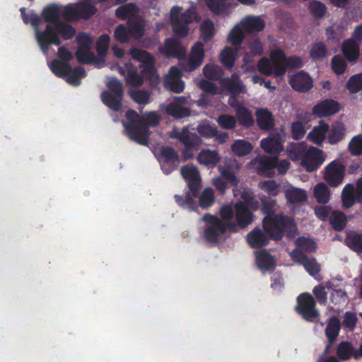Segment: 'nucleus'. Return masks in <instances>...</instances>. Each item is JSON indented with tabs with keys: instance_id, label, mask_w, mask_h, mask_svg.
<instances>
[{
	"instance_id": "4be33fe9",
	"label": "nucleus",
	"mask_w": 362,
	"mask_h": 362,
	"mask_svg": "<svg viewBox=\"0 0 362 362\" xmlns=\"http://www.w3.org/2000/svg\"><path fill=\"white\" fill-rule=\"evenodd\" d=\"M292 257L302 264L310 276H315L319 274L320 266L313 257H308L302 252L294 250L292 252Z\"/></svg>"
},
{
	"instance_id": "c9c22d12",
	"label": "nucleus",
	"mask_w": 362,
	"mask_h": 362,
	"mask_svg": "<svg viewBox=\"0 0 362 362\" xmlns=\"http://www.w3.org/2000/svg\"><path fill=\"white\" fill-rule=\"evenodd\" d=\"M287 202L292 204H300L308 200L305 190L295 187H290L285 191Z\"/></svg>"
},
{
	"instance_id": "338daca9",
	"label": "nucleus",
	"mask_w": 362,
	"mask_h": 362,
	"mask_svg": "<svg viewBox=\"0 0 362 362\" xmlns=\"http://www.w3.org/2000/svg\"><path fill=\"white\" fill-rule=\"evenodd\" d=\"M216 122L220 127L224 129H233L236 126V119L235 117L227 115L221 114L216 118Z\"/></svg>"
},
{
	"instance_id": "6e6d98bb",
	"label": "nucleus",
	"mask_w": 362,
	"mask_h": 362,
	"mask_svg": "<svg viewBox=\"0 0 362 362\" xmlns=\"http://www.w3.org/2000/svg\"><path fill=\"white\" fill-rule=\"evenodd\" d=\"M136 11V4L128 3L118 7L115 11V16L119 19L126 20L133 16Z\"/></svg>"
},
{
	"instance_id": "473e14b6",
	"label": "nucleus",
	"mask_w": 362,
	"mask_h": 362,
	"mask_svg": "<svg viewBox=\"0 0 362 362\" xmlns=\"http://www.w3.org/2000/svg\"><path fill=\"white\" fill-rule=\"evenodd\" d=\"M275 164L276 156L273 157L262 156L258 160L257 173L272 177L274 175Z\"/></svg>"
},
{
	"instance_id": "0e129e2a",
	"label": "nucleus",
	"mask_w": 362,
	"mask_h": 362,
	"mask_svg": "<svg viewBox=\"0 0 362 362\" xmlns=\"http://www.w3.org/2000/svg\"><path fill=\"white\" fill-rule=\"evenodd\" d=\"M204 76L213 81H220L223 74L222 69L218 65H206L203 69Z\"/></svg>"
},
{
	"instance_id": "ea45409f",
	"label": "nucleus",
	"mask_w": 362,
	"mask_h": 362,
	"mask_svg": "<svg viewBox=\"0 0 362 362\" xmlns=\"http://www.w3.org/2000/svg\"><path fill=\"white\" fill-rule=\"evenodd\" d=\"M341 329V323L339 318L334 316L327 320V326L325 330L327 339L336 341Z\"/></svg>"
},
{
	"instance_id": "2eb2a0df",
	"label": "nucleus",
	"mask_w": 362,
	"mask_h": 362,
	"mask_svg": "<svg viewBox=\"0 0 362 362\" xmlns=\"http://www.w3.org/2000/svg\"><path fill=\"white\" fill-rule=\"evenodd\" d=\"M237 228H246L254 220V214L245 202L239 201L234 205Z\"/></svg>"
},
{
	"instance_id": "5fc2aeb1",
	"label": "nucleus",
	"mask_w": 362,
	"mask_h": 362,
	"mask_svg": "<svg viewBox=\"0 0 362 362\" xmlns=\"http://www.w3.org/2000/svg\"><path fill=\"white\" fill-rule=\"evenodd\" d=\"M327 288L332 291L330 295V300L335 305L345 303L348 296L344 290L337 288V286L332 283H327Z\"/></svg>"
},
{
	"instance_id": "4c0bfd02",
	"label": "nucleus",
	"mask_w": 362,
	"mask_h": 362,
	"mask_svg": "<svg viewBox=\"0 0 362 362\" xmlns=\"http://www.w3.org/2000/svg\"><path fill=\"white\" fill-rule=\"evenodd\" d=\"M242 25L249 33L260 32L265 27L264 20L259 16H248L242 21Z\"/></svg>"
},
{
	"instance_id": "09e8293b",
	"label": "nucleus",
	"mask_w": 362,
	"mask_h": 362,
	"mask_svg": "<svg viewBox=\"0 0 362 362\" xmlns=\"http://www.w3.org/2000/svg\"><path fill=\"white\" fill-rule=\"evenodd\" d=\"M328 54V50L325 44L322 42L313 43L310 49V57L313 61L322 60Z\"/></svg>"
},
{
	"instance_id": "aec40b11",
	"label": "nucleus",
	"mask_w": 362,
	"mask_h": 362,
	"mask_svg": "<svg viewBox=\"0 0 362 362\" xmlns=\"http://www.w3.org/2000/svg\"><path fill=\"white\" fill-rule=\"evenodd\" d=\"M256 264L262 272H273L276 268V258L266 250L255 252Z\"/></svg>"
},
{
	"instance_id": "7ed1b4c3",
	"label": "nucleus",
	"mask_w": 362,
	"mask_h": 362,
	"mask_svg": "<svg viewBox=\"0 0 362 362\" xmlns=\"http://www.w3.org/2000/svg\"><path fill=\"white\" fill-rule=\"evenodd\" d=\"M180 6H173L170 11V21L174 35L179 38L187 37L189 32V25L201 21V16L197 7L192 5L185 11Z\"/></svg>"
},
{
	"instance_id": "ddd939ff",
	"label": "nucleus",
	"mask_w": 362,
	"mask_h": 362,
	"mask_svg": "<svg viewBox=\"0 0 362 362\" xmlns=\"http://www.w3.org/2000/svg\"><path fill=\"white\" fill-rule=\"evenodd\" d=\"M345 170L344 165L333 160L325 168L324 178L331 187H338L344 180Z\"/></svg>"
},
{
	"instance_id": "393cba45",
	"label": "nucleus",
	"mask_w": 362,
	"mask_h": 362,
	"mask_svg": "<svg viewBox=\"0 0 362 362\" xmlns=\"http://www.w3.org/2000/svg\"><path fill=\"white\" fill-rule=\"evenodd\" d=\"M341 51L349 62H356L360 54V45L354 39H346L341 45Z\"/></svg>"
},
{
	"instance_id": "f3484780",
	"label": "nucleus",
	"mask_w": 362,
	"mask_h": 362,
	"mask_svg": "<svg viewBox=\"0 0 362 362\" xmlns=\"http://www.w3.org/2000/svg\"><path fill=\"white\" fill-rule=\"evenodd\" d=\"M324 162L322 151L311 147L303 156L301 163L307 171L313 172L316 170Z\"/></svg>"
},
{
	"instance_id": "c85d7f7f",
	"label": "nucleus",
	"mask_w": 362,
	"mask_h": 362,
	"mask_svg": "<svg viewBox=\"0 0 362 362\" xmlns=\"http://www.w3.org/2000/svg\"><path fill=\"white\" fill-rule=\"evenodd\" d=\"M60 11V6L56 4H50L46 6L42 11V18L43 21L51 25L55 26L57 22H60L62 14Z\"/></svg>"
},
{
	"instance_id": "bb28decb",
	"label": "nucleus",
	"mask_w": 362,
	"mask_h": 362,
	"mask_svg": "<svg viewBox=\"0 0 362 362\" xmlns=\"http://www.w3.org/2000/svg\"><path fill=\"white\" fill-rule=\"evenodd\" d=\"M204 47L202 42H197L192 47L188 60V66L191 71L197 69L203 62Z\"/></svg>"
},
{
	"instance_id": "4d7b16f0",
	"label": "nucleus",
	"mask_w": 362,
	"mask_h": 362,
	"mask_svg": "<svg viewBox=\"0 0 362 362\" xmlns=\"http://www.w3.org/2000/svg\"><path fill=\"white\" fill-rule=\"evenodd\" d=\"M75 55L81 64H91L96 62V57L90 49H77Z\"/></svg>"
},
{
	"instance_id": "de8ad7c7",
	"label": "nucleus",
	"mask_w": 362,
	"mask_h": 362,
	"mask_svg": "<svg viewBox=\"0 0 362 362\" xmlns=\"http://www.w3.org/2000/svg\"><path fill=\"white\" fill-rule=\"evenodd\" d=\"M252 148V144L244 139H237L231 145L233 153L239 157L249 154Z\"/></svg>"
},
{
	"instance_id": "e433bc0d",
	"label": "nucleus",
	"mask_w": 362,
	"mask_h": 362,
	"mask_svg": "<svg viewBox=\"0 0 362 362\" xmlns=\"http://www.w3.org/2000/svg\"><path fill=\"white\" fill-rule=\"evenodd\" d=\"M355 349L352 344L348 341H342L337 344L336 348L337 358L342 361L354 358Z\"/></svg>"
},
{
	"instance_id": "a211bd4d",
	"label": "nucleus",
	"mask_w": 362,
	"mask_h": 362,
	"mask_svg": "<svg viewBox=\"0 0 362 362\" xmlns=\"http://www.w3.org/2000/svg\"><path fill=\"white\" fill-rule=\"evenodd\" d=\"M340 104L333 99H325L313 106L312 112L319 118L328 117L340 110Z\"/></svg>"
},
{
	"instance_id": "cd10ccee",
	"label": "nucleus",
	"mask_w": 362,
	"mask_h": 362,
	"mask_svg": "<svg viewBox=\"0 0 362 362\" xmlns=\"http://www.w3.org/2000/svg\"><path fill=\"white\" fill-rule=\"evenodd\" d=\"M142 118L141 127L145 129V131L141 136H144V139H146V146H148L149 143V136L151 134L149 127H157L160 123V117L156 112L153 111L144 113L142 115Z\"/></svg>"
},
{
	"instance_id": "c756f323",
	"label": "nucleus",
	"mask_w": 362,
	"mask_h": 362,
	"mask_svg": "<svg viewBox=\"0 0 362 362\" xmlns=\"http://www.w3.org/2000/svg\"><path fill=\"white\" fill-rule=\"evenodd\" d=\"M166 54L179 59L184 58L187 50L185 47L176 39L167 38L165 42Z\"/></svg>"
},
{
	"instance_id": "6ab92c4d",
	"label": "nucleus",
	"mask_w": 362,
	"mask_h": 362,
	"mask_svg": "<svg viewBox=\"0 0 362 362\" xmlns=\"http://www.w3.org/2000/svg\"><path fill=\"white\" fill-rule=\"evenodd\" d=\"M247 243L251 248L259 249L269 245V235L259 227H256L249 232L246 237Z\"/></svg>"
},
{
	"instance_id": "72a5a7b5",
	"label": "nucleus",
	"mask_w": 362,
	"mask_h": 362,
	"mask_svg": "<svg viewBox=\"0 0 362 362\" xmlns=\"http://www.w3.org/2000/svg\"><path fill=\"white\" fill-rule=\"evenodd\" d=\"M329 126L323 120H320L319 125L315 127L308 134V138L313 144L320 145L325 139Z\"/></svg>"
},
{
	"instance_id": "58836bf2",
	"label": "nucleus",
	"mask_w": 362,
	"mask_h": 362,
	"mask_svg": "<svg viewBox=\"0 0 362 362\" xmlns=\"http://www.w3.org/2000/svg\"><path fill=\"white\" fill-rule=\"evenodd\" d=\"M240 168L239 163L235 160H230L227 167L220 168V173L222 177L228 181L230 186H237L238 184V180L237 179L235 173L230 170V168L239 170Z\"/></svg>"
},
{
	"instance_id": "6e6552de",
	"label": "nucleus",
	"mask_w": 362,
	"mask_h": 362,
	"mask_svg": "<svg viewBox=\"0 0 362 362\" xmlns=\"http://www.w3.org/2000/svg\"><path fill=\"white\" fill-rule=\"evenodd\" d=\"M106 86L108 90L101 93V100L110 109L117 112L122 107L124 96L123 85L118 78L112 77L107 83Z\"/></svg>"
},
{
	"instance_id": "f257e3e1",
	"label": "nucleus",
	"mask_w": 362,
	"mask_h": 362,
	"mask_svg": "<svg viewBox=\"0 0 362 362\" xmlns=\"http://www.w3.org/2000/svg\"><path fill=\"white\" fill-rule=\"evenodd\" d=\"M180 173L187 184L188 190L185 192V197L175 194V202L182 209H187L190 211H196L197 206L194 198L198 196L202 187L198 168L193 165L187 164L180 168Z\"/></svg>"
},
{
	"instance_id": "5701e85b",
	"label": "nucleus",
	"mask_w": 362,
	"mask_h": 362,
	"mask_svg": "<svg viewBox=\"0 0 362 362\" xmlns=\"http://www.w3.org/2000/svg\"><path fill=\"white\" fill-rule=\"evenodd\" d=\"M220 84L230 95H240L244 90V86L237 73L233 74L230 77L222 78Z\"/></svg>"
},
{
	"instance_id": "20e7f679",
	"label": "nucleus",
	"mask_w": 362,
	"mask_h": 362,
	"mask_svg": "<svg viewBox=\"0 0 362 362\" xmlns=\"http://www.w3.org/2000/svg\"><path fill=\"white\" fill-rule=\"evenodd\" d=\"M206 223L204 238L208 243H218L226 232L236 233L237 226L233 221L225 222L216 216L205 214L202 218Z\"/></svg>"
},
{
	"instance_id": "864d4df0",
	"label": "nucleus",
	"mask_w": 362,
	"mask_h": 362,
	"mask_svg": "<svg viewBox=\"0 0 362 362\" xmlns=\"http://www.w3.org/2000/svg\"><path fill=\"white\" fill-rule=\"evenodd\" d=\"M345 127L341 122L334 124L328 136V141L331 144H335L343 139L345 135Z\"/></svg>"
},
{
	"instance_id": "c03bdc74",
	"label": "nucleus",
	"mask_w": 362,
	"mask_h": 362,
	"mask_svg": "<svg viewBox=\"0 0 362 362\" xmlns=\"http://www.w3.org/2000/svg\"><path fill=\"white\" fill-rule=\"evenodd\" d=\"M52 71L59 78H66L72 71L71 66L66 62L54 59L50 65Z\"/></svg>"
},
{
	"instance_id": "13d9d810",
	"label": "nucleus",
	"mask_w": 362,
	"mask_h": 362,
	"mask_svg": "<svg viewBox=\"0 0 362 362\" xmlns=\"http://www.w3.org/2000/svg\"><path fill=\"white\" fill-rule=\"evenodd\" d=\"M86 75V71L83 67L78 66L72 69V71L66 76V80L68 83L74 86H78L81 83V78Z\"/></svg>"
},
{
	"instance_id": "bf43d9fd",
	"label": "nucleus",
	"mask_w": 362,
	"mask_h": 362,
	"mask_svg": "<svg viewBox=\"0 0 362 362\" xmlns=\"http://www.w3.org/2000/svg\"><path fill=\"white\" fill-rule=\"evenodd\" d=\"M200 33L205 42L209 41L215 35V28L211 19L204 20L200 25Z\"/></svg>"
},
{
	"instance_id": "37998d69",
	"label": "nucleus",
	"mask_w": 362,
	"mask_h": 362,
	"mask_svg": "<svg viewBox=\"0 0 362 362\" xmlns=\"http://www.w3.org/2000/svg\"><path fill=\"white\" fill-rule=\"evenodd\" d=\"M209 9L216 15L220 16L228 12L230 4L226 0H204Z\"/></svg>"
},
{
	"instance_id": "603ef678",
	"label": "nucleus",
	"mask_w": 362,
	"mask_h": 362,
	"mask_svg": "<svg viewBox=\"0 0 362 362\" xmlns=\"http://www.w3.org/2000/svg\"><path fill=\"white\" fill-rule=\"evenodd\" d=\"M346 217L339 211H334L329 216V222L334 230L341 231L346 226Z\"/></svg>"
},
{
	"instance_id": "7c9ffc66",
	"label": "nucleus",
	"mask_w": 362,
	"mask_h": 362,
	"mask_svg": "<svg viewBox=\"0 0 362 362\" xmlns=\"http://www.w3.org/2000/svg\"><path fill=\"white\" fill-rule=\"evenodd\" d=\"M257 123L262 130H271L274 127L272 113L267 108H259L256 111Z\"/></svg>"
},
{
	"instance_id": "49530a36",
	"label": "nucleus",
	"mask_w": 362,
	"mask_h": 362,
	"mask_svg": "<svg viewBox=\"0 0 362 362\" xmlns=\"http://www.w3.org/2000/svg\"><path fill=\"white\" fill-rule=\"evenodd\" d=\"M129 54L132 59L141 62L142 64H148L155 62L154 56L146 50L132 47L129 50Z\"/></svg>"
},
{
	"instance_id": "79ce46f5",
	"label": "nucleus",
	"mask_w": 362,
	"mask_h": 362,
	"mask_svg": "<svg viewBox=\"0 0 362 362\" xmlns=\"http://www.w3.org/2000/svg\"><path fill=\"white\" fill-rule=\"evenodd\" d=\"M345 243L352 251L362 254V234L350 232L346 235Z\"/></svg>"
},
{
	"instance_id": "e2e57ef3",
	"label": "nucleus",
	"mask_w": 362,
	"mask_h": 362,
	"mask_svg": "<svg viewBox=\"0 0 362 362\" xmlns=\"http://www.w3.org/2000/svg\"><path fill=\"white\" fill-rule=\"evenodd\" d=\"M140 69H141V72L143 78H145L146 80L151 82H155L158 80L155 62L148 64H141L140 65Z\"/></svg>"
},
{
	"instance_id": "423d86ee",
	"label": "nucleus",
	"mask_w": 362,
	"mask_h": 362,
	"mask_svg": "<svg viewBox=\"0 0 362 362\" xmlns=\"http://www.w3.org/2000/svg\"><path fill=\"white\" fill-rule=\"evenodd\" d=\"M171 139H177L183 146L181 156L184 161L194 158V151H198L202 144V139L196 133L191 132L188 127H184L180 131L174 129L170 134Z\"/></svg>"
},
{
	"instance_id": "9d476101",
	"label": "nucleus",
	"mask_w": 362,
	"mask_h": 362,
	"mask_svg": "<svg viewBox=\"0 0 362 362\" xmlns=\"http://www.w3.org/2000/svg\"><path fill=\"white\" fill-rule=\"evenodd\" d=\"M294 310L306 322H313L320 317L316 300L308 292L302 293L297 297Z\"/></svg>"
},
{
	"instance_id": "69168bd1",
	"label": "nucleus",
	"mask_w": 362,
	"mask_h": 362,
	"mask_svg": "<svg viewBox=\"0 0 362 362\" xmlns=\"http://www.w3.org/2000/svg\"><path fill=\"white\" fill-rule=\"evenodd\" d=\"M110 37L107 34L101 35L96 42V51L100 57L106 56L110 47Z\"/></svg>"
},
{
	"instance_id": "774afa93",
	"label": "nucleus",
	"mask_w": 362,
	"mask_h": 362,
	"mask_svg": "<svg viewBox=\"0 0 362 362\" xmlns=\"http://www.w3.org/2000/svg\"><path fill=\"white\" fill-rule=\"evenodd\" d=\"M347 89L351 93H356L362 90V74L352 76L346 84Z\"/></svg>"
},
{
	"instance_id": "4468645a",
	"label": "nucleus",
	"mask_w": 362,
	"mask_h": 362,
	"mask_svg": "<svg viewBox=\"0 0 362 362\" xmlns=\"http://www.w3.org/2000/svg\"><path fill=\"white\" fill-rule=\"evenodd\" d=\"M187 103V98L175 97L173 102L165 106V111L168 115L176 119L187 117L191 115V110L185 106Z\"/></svg>"
},
{
	"instance_id": "052dcab7",
	"label": "nucleus",
	"mask_w": 362,
	"mask_h": 362,
	"mask_svg": "<svg viewBox=\"0 0 362 362\" xmlns=\"http://www.w3.org/2000/svg\"><path fill=\"white\" fill-rule=\"evenodd\" d=\"M127 28L130 38L136 40L141 39L144 35V28L143 25L139 21H128Z\"/></svg>"
},
{
	"instance_id": "f03ea898",
	"label": "nucleus",
	"mask_w": 362,
	"mask_h": 362,
	"mask_svg": "<svg viewBox=\"0 0 362 362\" xmlns=\"http://www.w3.org/2000/svg\"><path fill=\"white\" fill-rule=\"evenodd\" d=\"M68 23L61 21L57 22L55 26L47 25L42 32L37 31V43L44 53L47 52L50 45L59 46L62 44L59 36L65 40H71L75 36L76 29Z\"/></svg>"
},
{
	"instance_id": "412c9836",
	"label": "nucleus",
	"mask_w": 362,
	"mask_h": 362,
	"mask_svg": "<svg viewBox=\"0 0 362 362\" xmlns=\"http://www.w3.org/2000/svg\"><path fill=\"white\" fill-rule=\"evenodd\" d=\"M165 83L166 88L173 93H180L185 89V83L181 79V71L175 66L170 68Z\"/></svg>"
},
{
	"instance_id": "3c124183",
	"label": "nucleus",
	"mask_w": 362,
	"mask_h": 362,
	"mask_svg": "<svg viewBox=\"0 0 362 362\" xmlns=\"http://www.w3.org/2000/svg\"><path fill=\"white\" fill-rule=\"evenodd\" d=\"M235 116L239 123L244 127H250L254 124L252 112L244 105L236 110Z\"/></svg>"
},
{
	"instance_id": "0eeeda50",
	"label": "nucleus",
	"mask_w": 362,
	"mask_h": 362,
	"mask_svg": "<svg viewBox=\"0 0 362 362\" xmlns=\"http://www.w3.org/2000/svg\"><path fill=\"white\" fill-rule=\"evenodd\" d=\"M97 12L95 6L89 0L65 5L62 11V18L66 22H76L81 19L88 20Z\"/></svg>"
},
{
	"instance_id": "a18cd8bd",
	"label": "nucleus",
	"mask_w": 362,
	"mask_h": 362,
	"mask_svg": "<svg viewBox=\"0 0 362 362\" xmlns=\"http://www.w3.org/2000/svg\"><path fill=\"white\" fill-rule=\"evenodd\" d=\"M236 55L237 49L226 47L220 54V61L227 69H231L235 64Z\"/></svg>"
},
{
	"instance_id": "680f3d73",
	"label": "nucleus",
	"mask_w": 362,
	"mask_h": 362,
	"mask_svg": "<svg viewBox=\"0 0 362 362\" xmlns=\"http://www.w3.org/2000/svg\"><path fill=\"white\" fill-rule=\"evenodd\" d=\"M214 193L212 188H205L199 199V204L202 209H208L214 202Z\"/></svg>"
},
{
	"instance_id": "f704fd0d",
	"label": "nucleus",
	"mask_w": 362,
	"mask_h": 362,
	"mask_svg": "<svg viewBox=\"0 0 362 362\" xmlns=\"http://www.w3.org/2000/svg\"><path fill=\"white\" fill-rule=\"evenodd\" d=\"M127 69V75L125 76L126 84L129 86L136 88L144 83L143 76L139 74L136 69L132 63L125 64Z\"/></svg>"
},
{
	"instance_id": "9b49d317",
	"label": "nucleus",
	"mask_w": 362,
	"mask_h": 362,
	"mask_svg": "<svg viewBox=\"0 0 362 362\" xmlns=\"http://www.w3.org/2000/svg\"><path fill=\"white\" fill-rule=\"evenodd\" d=\"M342 206L344 209H349L356 203H362V177L356 183V187L351 183L346 184L341 194Z\"/></svg>"
},
{
	"instance_id": "dca6fc26",
	"label": "nucleus",
	"mask_w": 362,
	"mask_h": 362,
	"mask_svg": "<svg viewBox=\"0 0 362 362\" xmlns=\"http://www.w3.org/2000/svg\"><path fill=\"white\" fill-rule=\"evenodd\" d=\"M289 84L298 93H308L313 86V80L305 71H300L289 79Z\"/></svg>"
},
{
	"instance_id": "b1692460",
	"label": "nucleus",
	"mask_w": 362,
	"mask_h": 362,
	"mask_svg": "<svg viewBox=\"0 0 362 362\" xmlns=\"http://www.w3.org/2000/svg\"><path fill=\"white\" fill-rule=\"evenodd\" d=\"M285 54L281 49H276L271 52L270 59L272 67V75L276 77L284 76L286 72L284 62Z\"/></svg>"
},
{
	"instance_id": "39448f33",
	"label": "nucleus",
	"mask_w": 362,
	"mask_h": 362,
	"mask_svg": "<svg viewBox=\"0 0 362 362\" xmlns=\"http://www.w3.org/2000/svg\"><path fill=\"white\" fill-rule=\"evenodd\" d=\"M294 227L293 220L282 214L264 216L262 220L263 230L275 241L281 240L285 232L291 230Z\"/></svg>"
},
{
	"instance_id": "1a4fd4ad",
	"label": "nucleus",
	"mask_w": 362,
	"mask_h": 362,
	"mask_svg": "<svg viewBox=\"0 0 362 362\" xmlns=\"http://www.w3.org/2000/svg\"><path fill=\"white\" fill-rule=\"evenodd\" d=\"M127 121L123 122V127L126 134L130 140L136 144L146 146V141L142 136L144 132V128L142 125V116H140L135 110L129 109L125 113Z\"/></svg>"
},
{
	"instance_id": "2f4dec72",
	"label": "nucleus",
	"mask_w": 362,
	"mask_h": 362,
	"mask_svg": "<svg viewBox=\"0 0 362 362\" xmlns=\"http://www.w3.org/2000/svg\"><path fill=\"white\" fill-rule=\"evenodd\" d=\"M197 160L202 165L214 168L220 162L221 157L216 150L203 149L198 154Z\"/></svg>"
},
{
	"instance_id": "8fccbe9b",
	"label": "nucleus",
	"mask_w": 362,
	"mask_h": 362,
	"mask_svg": "<svg viewBox=\"0 0 362 362\" xmlns=\"http://www.w3.org/2000/svg\"><path fill=\"white\" fill-rule=\"evenodd\" d=\"M313 194L318 203L327 204L330 199L329 189L323 182H320L315 186Z\"/></svg>"
},
{
	"instance_id": "a878e982",
	"label": "nucleus",
	"mask_w": 362,
	"mask_h": 362,
	"mask_svg": "<svg viewBox=\"0 0 362 362\" xmlns=\"http://www.w3.org/2000/svg\"><path fill=\"white\" fill-rule=\"evenodd\" d=\"M261 148L268 153L278 156L283 150L281 135L276 134L273 136L263 139L261 141Z\"/></svg>"
},
{
	"instance_id": "f8f14e48",
	"label": "nucleus",
	"mask_w": 362,
	"mask_h": 362,
	"mask_svg": "<svg viewBox=\"0 0 362 362\" xmlns=\"http://www.w3.org/2000/svg\"><path fill=\"white\" fill-rule=\"evenodd\" d=\"M161 169L164 174L169 175L175 170L180 163L177 151L171 146H163L160 150Z\"/></svg>"
},
{
	"instance_id": "a19ab883",
	"label": "nucleus",
	"mask_w": 362,
	"mask_h": 362,
	"mask_svg": "<svg viewBox=\"0 0 362 362\" xmlns=\"http://www.w3.org/2000/svg\"><path fill=\"white\" fill-rule=\"evenodd\" d=\"M20 12L22 16V19L24 23L28 24L30 23L31 25L33 27L35 34V38L37 41V31L38 32H42V30H40L39 28L40 24L42 21V19L40 18V16L33 13L31 12L30 13L28 14L26 13V9L25 7H22L20 8Z\"/></svg>"
}]
</instances>
